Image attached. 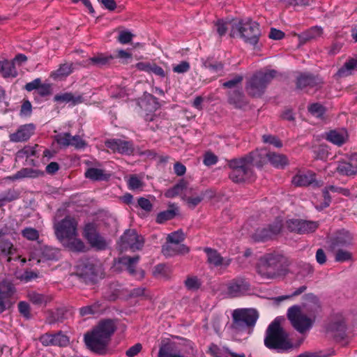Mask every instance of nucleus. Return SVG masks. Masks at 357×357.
Segmentation results:
<instances>
[{"label":"nucleus","instance_id":"nucleus-38","mask_svg":"<svg viewBox=\"0 0 357 357\" xmlns=\"http://www.w3.org/2000/svg\"><path fill=\"white\" fill-rule=\"evenodd\" d=\"M85 176L93 181H103L107 178L104 171L98 168H89L85 172Z\"/></svg>","mask_w":357,"mask_h":357},{"label":"nucleus","instance_id":"nucleus-64","mask_svg":"<svg viewBox=\"0 0 357 357\" xmlns=\"http://www.w3.org/2000/svg\"><path fill=\"white\" fill-rule=\"evenodd\" d=\"M142 346L140 343H137L135 345L130 347L126 352V354L128 357H134L137 356L142 350Z\"/></svg>","mask_w":357,"mask_h":357},{"label":"nucleus","instance_id":"nucleus-49","mask_svg":"<svg viewBox=\"0 0 357 357\" xmlns=\"http://www.w3.org/2000/svg\"><path fill=\"white\" fill-rule=\"evenodd\" d=\"M204 195L205 193L200 192L198 194H195L191 197L185 198L188 206L195 208L203 200Z\"/></svg>","mask_w":357,"mask_h":357},{"label":"nucleus","instance_id":"nucleus-11","mask_svg":"<svg viewBox=\"0 0 357 357\" xmlns=\"http://www.w3.org/2000/svg\"><path fill=\"white\" fill-rule=\"evenodd\" d=\"M99 273V268L92 261L86 260L77 266L76 275L84 282H94Z\"/></svg>","mask_w":357,"mask_h":357},{"label":"nucleus","instance_id":"nucleus-50","mask_svg":"<svg viewBox=\"0 0 357 357\" xmlns=\"http://www.w3.org/2000/svg\"><path fill=\"white\" fill-rule=\"evenodd\" d=\"M202 66L204 68L208 69L211 73H219L223 68V66L221 63H211L208 60H203Z\"/></svg>","mask_w":357,"mask_h":357},{"label":"nucleus","instance_id":"nucleus-62","mask_svg":"<svg viewBox=\"0 0 357 357\" xmlns=\"http://www.w3.org/2000/svg\"><path fill=\"white\" fill-rule=\"evenodd\" d=\"M328 189L333 193H337L342 195L345 197H349L351 195L350 190L348 188H342L337 185H328Z\"/></svg>","mask_w":357,"mask_h":357},{"label":"nucleus","instance_id":"nucleus-45","mask_svg":"<svg viewBox=\"0 0 357 357\" xmlns=\"http://www.w3.org/2000/svg\"><path fill=\"white\" fill-rule=\"evenodd\" d=\"M243 100V93L241 90H234L229 93V100L236 107H241Z\"/></svg>","mask_w":357,"mask_h":357},{"label":"nucleus","instance_id":"nucleus-26","mask_svg":"<svg viewBox=\"0 0 357 357\" xmlns=\"http://www.w3.org/2000/svg\"><path fill=\"white\" fill-rule=\"evenodd\" d=\"M315 181V174L312 172L297 173L291 180L295 186H307Z\"/></svg>","mask_w":357,"mask_h":357},{"label":"nucleus","instance_id":"nucleus-57","mask_svg":"<svg viewBox=\"0 0 357 357\" xmlns=\"http://www.w3.org/2000/svg\"><path fill=\"white\" fill-rule=\"evenodd\" d=\"M174 215L175 212L174 210H167L158 213L157 215L156 221L158 223H162L166 220L172 219Z\"/></svg>","mask_w":357,"mask_h":357},{"label":"nucleus","instance_id":"nucleus-37","mask_svg":"<svg viewBox=\"0 0 357 357\" xmlns=\"http://www.w3.org/2000/svg\"><path fill=\"white\" fill-rule=\"evenodd\" d=\"M354 70H357V58L351 59L346 62L344 65L338 70L336 75L340 77H347L351 75Z\"/></svg>","mask_w":357,"mask_h":357},{"label":"nucleus","instance_id":"nucleus-55","mask_svg":"<svg viewBox=\"0 0 357 357\" xmlns=\"http://www.w3.org/2000/svg\"><path fill=\"white\" fill-rule=\"evenodd\" d=\"M330 192H331L328 189V186L326 187L323 190L324 202L321 203L320 205L316 206V208L317 210L321 211V210L324 209V208L328 207L330 205V203L331 202V197L329 195Z\"/></svg>","mask_w":357,"mask_h":357},{"label":"nucleus","instance_id":"nucleus-18","mask_svg":"<svg viewBox=\"0 0 357 357\" xmlns=\"http://www.w3.org/2000/svg\"><path fill=\"white\" fill-rule=\"evenodd\" d=\"M250 289V284L244 279H236L227 284V294L229 297H238L244 295Z\"/></svg>","mask_w":357,"mask_h":357},{"label":"nucleus","instance_id":"nucleus-9","mask_svg":"<svg viewBox=\"0 0 357 357\" xmlns=\"http://www.w3.org/2000/svg\"><path fill=\"white\" fill-rule=\"evenodd\" d=\"M77 222L70 217H66L54 225L55 234L61 243L69 238L77 236Z\"/></svg>","mask_w":357,"mask_h":357},{"label":"nucleus","instance_id":"nucleus-42","mask_svg":"<svg viewBox=\"0 0 357 357\" xmlns=\"http://www.w3.org/2000/svg\"><path fill=\"white\" fill-rule=\"evenodd\" d=\"M72 63L61 64L59 68L52 73L54 78L66 77L73 72Z\"/></svg>","mask_w":357,"mask_h":357},{"label":"nucleus","instance_id":"nucleus-51","mask_svg":"<svg viewBox=\"0 0 357 357\" xmlns=\"http://www.w3.org/2000/svg\"><path fill=\"white\" fill-rule=\"evenodd\" d=\"M262 141L264 143L272 144L276 148H281L282 146V142L274 135H264L262 136Z\"/></svg>","mask_w":357,"mask_h":357},{"label":"nucleus","instance_id":"nucleus-43","mask_svg":"<svg viewBox=\"0 0 357 357\" xmlns=\"http://www.w3.org/2000/svg\"><path fill=\"white\" fill-rule=\"evenodd\" d=\"M38 145H35L34 146H24L22 149L17 152L16 159L20 160L24 158H28L31 156L35 155L36 154V149Z\"/></svg>","mask_w":357,"mask_h":357},{"label":"nucleus","instance_id":"nucleus-31","mask_svg":"<svg viewBox=\"0 0 357 357\" xmlns=\"http://www.w3.org/2000/svg\"><path fill=\"white\" fill-rule=\"evenodd\" d=\"M43 174V172L39 169L26 167L21 169L15 174L7 177V178L11 181H15L25 178H37Z\"/></svg>","mask_w":357,"mask_h":357},{"label":"nucleus","instance_id":"nucleus-60","mask_svg":"<svg viewBox=\"0 0 357 357\" xmlns=\"http://www.w3.org/2000/svg\"><path fill=\"white\" fill-rule=\"evenodd\" d=\"M243 77L241 75H235L232 79L223 83L222 86L225 88L234 89L238 84H241Z\"/></svg>","mask_w":357,"mask_h":357},{"label":"nucleus","instance_id":"nucleus-6","mask_svg":"<svg viewBox=\"0 0 357 357\" xmlns=\"http://www.w3.org/2000/svg\"><path fill=\"white\" fill-rule=\"evenodd\" d=\"M261 35L259 24L251 20L234 22L231 26L230 36L233 38L239 36L245 43L255 45Z\"/></svg>","mask_w":357,"mask_h":357},{"label":"nucleus","instance_id":"nucleus-14","mask_svg":"<svg viewBox=\"0 0 357 357\" xmlns=\"http://www.w3.org/2000/svg\"><path fill=\"white\" fill-rule=\"evenodd\" d=\"M84 234L91 245L98 250L105 249L108 244L106 240L97 232L93 224H87L85 226Z\"/></svg>","mask_w":357,"mask_h":357},{"label":"nucleus","instance_id":"nucleus-53","mask_svg":"<svg viewBox=\"0 0 357 357\" xmlns=\"http://www.w3.org/2000/svg\"><path fill=\"white\" fill-rule=\"evenodd\" d=\"M70 134L68 132L59 133L55 136L56 142L63 146H69L70 144Z\"/></svg>","mask_w":357,"mask_h":357},{"label":"nucleus","instance_id":"nucleus-29","mask_svg":"<svg viewBox=\"0 0 357 357\" xmlns=\"http://www.w3.org/2000/svg\"><path fill=\"white\" fill-rule=\"evenodd\" d=\"M320 83L321 80L319 77L308 73L302 74L297 78V86L301 89L307 86L314 87Z\"/></svg>","mask_w":357,"mask_h":357},{"label":"nucleus","instance_id":"nucleus-24","mask_svg":"<svg viewBox=\"0 0 357 357\" xmlns=\"http://www.w3.org/2000/svg\"><path fill=\"white\" fill-rule=\"evenodd\" d=\"M268 153L264 149H257L245 155L244 158H250L251 167L255 165L257 167H261L266 163V159H268Z\"/></svg>","mask_w":357,"mask_h":357},{"label":"nucleus","instance_id":"nucleus-33","mask_svg":"<svg viewBox=\"0 0 357 357\" xmlns=\"http://www.w3.org/2000/svg\"><path fill=\"white\" fill-rule=\"evenodd\" d=\"M268 160L273 167L278 169H283L289 164V160L286 155L273 152L268 153Z\"/></svg>","mask_w":357,"mask_h":357},{"label":"nucleus","instance_id":"nucleus-7","mask_svg":"<svg viewBox=\"0 0 357 357\" xmlns=\"http://www.w3.org/2000/svg\"><path fill=\"white\" fill-rule=\"evenodd\" d=\"M275 75L274 70H260L255 73L246 84L248 94L253 97L261 96Z\"/></svg>","mask_w":357,"mask_h":357},{"label":"nucleus","instance_id":"nucleus-34","mask_svg":"<svg viewBox=\"0 0 357 357\" xmlns=\"http://www.w3.org/2000/svg\"><path fill=\"white\" fill-rule=\"evenodd\" d=\"M54 100L56 102L71 103V105L74 106L82 103L84 101V98L80 95H74L71 93H65L55 96Z\"/></svg>","mask_w":357,"mask_h":357},{"label":"nucleus","instance_id":"nucleus-41","mask_svg":"<svg viewBox=\"0 0 357 357\" xmlns=\"http://www.w3.org/2000/svg\"><path fill=\"white\" fill-rule=\"evenodd\" d=\"M185 188L186 183L183 180H181L172 188L168 189L165 192V196L167 198H173L180 195Z\"/></svg>","mask_w":357,"mask_h":357},{"label":"nucleus","instance_id":"nucleus-13","mask_svg":"<svg viewBox=\"0 0 357 357\" xmlns=\"http://www.w3.org/2000/svg\"><path fill=\"white\" fill-rule=\"evenodd\" d=\"M347 160H340L337 163L336 172L341 176L354 177L357 174V153L347 154Z\"/></svg>","mask_w":357,"mask_h":357},{"label":"nucleus","instance_id":"nucleus-44","mask_svg":"<svg viewBox=\"0 0 357 357\" xmlns=\"http://www.w3.org/2000/svg\"><path fill=\"white\" fill-rule=\"evenodd\" d=\"M308 111L313 116L322 119L325 114L326 109L319 103H312L309 105Z\"/></svg>","mask_w":357,"mask_h":357},{"label":"nucleus","instance_id":"nucleus-48","mask_svg":"<svg viewBox=\"0 0 357 357\" xmlns=\"http://www.w3.org/2000/svg\"><path fill=\"white\" fill-rule=\"evenodd\" d=\"M22 235L29 241H36L39 238V232L33 227H26L22 230Z\"/></svg>","mask_w":357,"mask_h":357},{"label":"nucleus","instance_id":"nucleus-35","mask_svg":"<svg viewBox=\"0 0 357 357\" xmlns=\"http://www.w3.org/2000/svg\"><path fill=\"white\" fill-rule=\"evenodd\" d=\"M61 243L72 251L84 252L86 250L84 243L81 239L77 238V236H74L71 238H69Z\"/></svg>","mask_w":357,"mask_h":357},{"label":"nucleus","instance_id":"nucleus-63","mask_svg":"<svg viewBox=\"0 0 357 357\" xmlns=\"http://www.w3.org/2000/svg\"><path fill=\"white\" fill-rule=\"evenodd\" d=\"M128 186L130 190H137L142 186V182L137 176H132L128 180Z\"/></svg>","mask_w":357,"mask_h":357},{"label":"nucleus","instance_id":"nucleus-47","mask_svg":"<svg viewBox=\"0 0 357 357\" xmlns=\"http://www.w3.org/2000/svg\"><path fill=\"white\" fill-rule=\"evenodd\" d=\"M335 260L337 262L351 261L352 260V254L347 250L338 248L335 253Z\"/></svg>","mask_w":357,"mask_h":357},{"label":"nucleus","instance_id":"nucleus-32","mask_svg":"<svg viewBox=\"0 0 357 357\" xmlns=\"http://www.w3.org/2000/svg\"><path fill=\"white\" fill-rule=\"evenodd\" d=\"M0 73L3 77H15L17 75L15 67V61L8 60L0 61Z\"/></svg>","mask_w":357,"mask_h":357},{"label":"nucleus","instance_id":"nucleus-1","mask_svg":"<svg viewBox=\"0 0 357 357\" xmlns=\"http://www.w3.org/2000/svg\"><path fill=\"white\" fill-rule=\"evenodd\" d=\"M303 306L294 305L288 309L287 317L292 326L301 335L307 334L315 321V313L319 308L317 297L313 294H305Z\"/></svg>","mask_w":357,"mask_h":357},{"label":"nucleus","instance_id":"nucleus-39","mask_svg":"<svg viewBox=\"0 0 357 357\" xmlns=\"http://www.w3.org/2000/svg\"><path fill=\"white\" fill-rule=\"evenodd\" d=\"M158 357H185L180 351L174 350L169 345L162 346L158 351Z\"/></svg>","mask_w":357,"mask_h":357},{"label":"nucleus","instance_id":"nucleus-2","mask_svg":"<svg viewBox=\"0 0 357 357\" xmlns=\"http://www.w3.org/2000/svg\"><path fill=\"white\" fill-rule=\"evenodd\" d=\"M302 335L297 341L293 342L287 331L280 326V319L276 318L266 329L264 345L279 353L286 352L301 345L306 334Z\"/></svg>","mask_w":357,"mask_h":357},{"label":"nucleus","instance_id":"nucleus-17","mask_svg":"<svg viewBox=\"0 0 357 357\" xmlns=\"http://www.w3.org/2000/svg\"><path fill=\"white\" fill-rule=\"evenodd\" d=\"M43 346L67 347L70 343V338L61 331L56 333H45L40 337Z\"/></svg>","mask_w":357,"mask_h":357},{"label":"nucleus","instance_id":"nucleus-20","mask_svg":"<svg viewBox=\"0 0 357 357\" xmlns=\"http://www.w3.org/2000/svg\"><path fill=\"white\" fill-rule=\"evenodd\" d=\"M204 250L207 256V262L212 266L226 268L231 264V259L222 257L215 250L206 248Z\"/></svg>","mask_w":357,"mask_h":357},{"label":"nucleus","instance_id":"nucleus-59","mask_svg":"<svg viewBox=\"0 0 357 357\" xmlns=\"http://www.w3.org/2000/svg\"><path fill=\"white\" fill-rule=\"evenodd\" d=\"M190 68L189 62L183 61L181 63L173 65L172 70L174 73L181 74L187 73Z\"/></svg>","mask_w":357,"mask_h":357},{"label":"nucleus","instance_id":"nucleus-30","mask_svg":"<svg viewBox=\"0 0 357 357\" xmlns=\"http://www.w3.org/2000/svg\"><path fill=\"white\" fill-rule=\"evenodd\" d=\"M347 132L344 130H333L326 133V139L330 142L340 146L344 144L347 139Z\"/></svg>","mask_w":357,"mask_h":357},{"label":"nucleus","instance_id":"nucleus-19","mask_svg":"<svg viewBox=\"0 0 357 357\" xmlns=\"http://www.w3.org/2000/svg\"><path fill=\"white\" fill-rule=\"evenodd\" d=\"M36 126L33 123L22 125L17 130L10 135V140L13 142L27 141L33 135Z\"/></svg>","mask_w":357,"mask_h":357},{"label":"nucleus","instance_id":"nucleus-28","mask_svg":"<svg viewBox=\"0 0 357 357\" xmlns=\"http://www.w3.org/2000/svg\"><path fill=\"white\" fill-rule=\"evenodd\" d=\"M189 249L183 244H175L167 243L162 246V252L166 257H172L178 254H185L188 252Z\"/></svg>","mask_w":357,"mask_h":357},{"label":"nucleus","instance_id":"nucleus-12","mask_svg":"<svg viewBox=\"0 0 357 357\" xmlns=\"http://www.w3.org/2000/svg\"><path fill=\"white\" fill-rule=\"evenodd\" d=\"M286 224L289 231L300 234L314 232L319 227V222L317 221L302 219L289 220Z\"/></svg>","mask_w":357,"mask_h":357},{"label":"nucleus","instance_id":"nucleus-46","mask_svg":"<svg viewBox=\"0 0 357 357\" xmlns=\"http://www.w3.org/2000/svg\"><path fill=\"white\" fill-rule=\"evenodd\" d=\"M100 304L96 302L91 305L82 307L79 309V313L82 316L94 314L100 311Z\"/></svg>","mask_w":357,"mask_h":357},{"label":"nucleus","instance_id":"nucleus-61","mask_svg":"<svg viewBox=\"0 0 357 357\" xmlns=\"http://www.w3.org/2000/svg\"><path fill=\"white\" fill-rule=\"evenodd\" d=\"M185 284L190 290H196L200 287V282L197 277H188L185 281Z\"/></svg>","mask_w":357,"mask_h":357},{"label":"nucleus","instance_id":"nucleus-58","mask_svg":"<svg viewBox=\"0 0 357 357\" xmlns=\"http://www.w3.org/2000/svg\"><path fill=\"white\" fill-rule=\"evenodd\" d=\"M18 310L20 313L26 319H29L31 318V312H30V306L25 301H20L18 303Z\"/></svg>","mask_w":357,"mask_h":357},{"label":"nucleus","instance_id":"nucleus-23","mask_svg":"<svg viewBox=\"0 0 357 357\" xmlns=\"http://www.w3.org/2000/svg\"><path fill=\"white\" fill-rule=\"evenodd\" d=\"M282 229V224L280 222L277 221L273 225H270L268 228H264L257 230L255 234V238L257 241H264L271 238L275 235L278 234Z\"/></svg>","mask_w":357,"mask_h":357},{"label":"nucleus","instance_id":"nucleus-4","mask_svg":"<svg viewBox=\"0 0 357 357\" xmlns=\"http://www.w3.org/2000/svg\"><path fill=\"white\" fill-rule=\"evenodd\" d=\"M115 330V324L112 320L100 321L91 331L84 335V342L87 348L99 354H105Z\"/></svg>","mask_w":357,"mask_h":357},{"label":"nucleus","instance_id":"nucleus-21","mask_svg":"<svg viewBox=\"0 0 357 357\" xmlns=\"http://www.w3.org/2000/svg\"><path fill=\"white\" fill-rule=\"evenodd\" d=\"M15 292L13 284L7 280L0 283V314L6 309L8 301Z\"/></svg>","mask_w":357,"mask_h":357},{"label":"nucleus","instance_id":"nucleus-54","mask_svg":"<svg viewBox=\"0 0 357 357\" xmlns=\"http://www.w3.org/2000/svg\"><path fill=\"white\" fill-rule=\"evenodd\" d=\"M184 239L183 233L181 231H176L167 236V241L170 243L180 244Z\"/></svg>","mask_w":357,"mask_h":357},{"label":"nucleus","instance_id":"nucleus-15","mask_svg":"<svg viewBox=\"0 0 357 357\" xmlns=\"http://www.w3.org/2000/svg\"><path fill=\"white\" fill-rule=\"evenodd\" d=\"M60 252L58 249L49 246H43L31 254L29 260L36 259L37 263L48 260H57Z\"/></svg>","mask_w":357,"mask_h":357},{"label":"nucleus","instance_id":"nucleus-36","mask_svg":"<svg viewBox=\"0 0 357 357\" xmlns=\"http://www.w3.org/2000/svg\"><path fill=\"white\" fill-rule=\"evenodd\" d=\"M352 238L349 232H344L337 235L332 242L333 249L346 247L351 244Z\"/></svg>","mask_w":357,"mask_h":357},{"label":"nucleus","instance_id":"nucleus-56","mask_svg":"<svg viewBox=\"0 0 357 357\" xmlns=\"http://www.w3.org/2000/svg\"><path fill=\"white\" fill-rule=\"evenodd\" d=\"M70 146L77 149H82L86 147V143L79 135H75L70 137Z\"/></svg>","mask_w":357,"mask_h":357},{"label":"nucleus","instance_id":"nucleus-5","mask_svg":"<svg viewBox=\"0 0 357 357\" xmlns=\"http://www.w3.org/2000/svg\"><path fill=\"white\" fill-rule=\"evenodd\" d=\"M284 257L278 253L266 254L259 259L257 273L264 279H273L284 273Z\"/></svg>","mask_w":357,"mask_h":357},{"label":"nucleus","instance_id":"nucleus-27","mask_svg":"<svg viewBox=\"0 0 357 357\" xmlns=\"http://www.w3.org/2000/svg\"><path fill=\"white\" fill-rule=\"evenodd\" d=\"M323 34V29L319 26H314L307 31L298 34L300 43H305L311 40H315L321 37Z\"/></svg>","mask_w":357,"mask_h":357},{"label":"nucleus","instance_id":"nucleus-8","mask_svg":"<svg viewBox=\"0 0 357 357\" xmlns=\"http://www.w3.org/2000/svg\"><path fill=\"white\" fill-rule=\"evenodd\" d=\"M229 167L231 169L230 179L235 183H241L252 179L253 172L250 165L249 158H240L229 161Z\"/></svg>","mask_w":357,"mask_h":357},{"label":"nucleus","instance_id":"nucleus-40","mask_svg":"<svg viewBox=\"0 0 357 357\" xmlns=\"http://www.w3.org/2000/svg\"><path fill=\"white\" fill-rule=\"evenodd\" d=\"M27 296L33 304L40 306L45 305L50 301L49 297L36 291L29 292Z\"/></svg>","mask_w":357,"mask_h":357},{"label":"nucleus","instance_id":"nucleus-22","mask_svg":"<svg viewBox=\"0 0 357 357\" xmlns=\"http://www.w3.org/2000/svg\"><path fill=\"white\" fill-rule=\"evenodd\" d=\"M139 260V256H135L132 257L124 256L119 258V262L126 267L130 275L135 276L137 279L140 280L144 278V272L142 270L137 271L135 269Z\"/></svg>","mask_w":357,"mask_h":357},{"label":"nucleus","instance_id":"nucleus-3","mask_svg":"<svg viewBox=\"0 0 357 357\" xmlns=\"http://www.w3.org/2000/svg\"><path fill=\"white\" fill-rule=\"evenodd\" d=\"M259 314L252 308L236 309L232 313L231 334L236 342L247 340L252 334Z\"/></svg>","mask_w":357,"mask_h":357},{"label":"nucleus","instance_id":"nucleus-16","mask_svg":"<svg viewBox=\"0 0 357 357\" xmlns=\"http://www.w3.org/2000/svg\"><path fill=\"white\" fill-rule=\"evenodd\" d=\"M105 146L114 153L131 155L134 151V145L131 141L121 139H111L105 142Z\"/></svg>","mask_w":357,"mask_h":357},{"label":"nucleus","instance_id":"nucleus-10","mask_svg":"<svg viewBox=\"0 0 357 357\" xmlns=\"http://www.w3.org/2000/svg\"><path fill=\"white\" fill-rule=\"evenodd\" d=\"M119 244L122 250L130 249L135 251L143 247L144 239L135 230L128 229L121 236Z\"/></svg>","mask_w":357,"mask_h":357},{"label":"nucleus","instance_id":"nucleus-25","mask_svg":"<svg viewBox=\"0 0 357 357\" xmlns=\"http://www.w3.org/2000/svg\"><path fill=\"white\" fill-rule=\"evenodd\" d=\"M6 232L3 229H0V252L6 257H8V261H10L11 257L16 252V248L13 243L8 238H5Z\"/></svg>","mask_w":357,"mask_h":357},{"label":"nucleus","instance_id":"nucleus-52","mask_svg":"<svg viewBox=\"0 0 357 357\" xmlns=\"http://www.w3.org/2000/svg\"><path fill=\"white\" fill-rule=\"evenodd\" d=\"M112 59V56L99 54L90 59L91 61L98 66L106 65Z\"/></svg>","mask_w":357,"mask_h":357}]
</instances>
